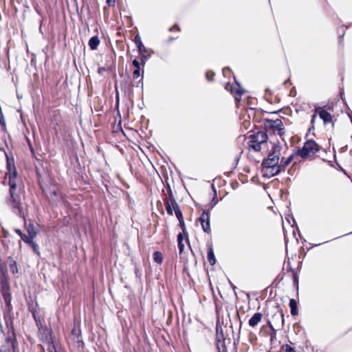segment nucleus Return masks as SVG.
<instances>
[{
  "label": "nucleus",
  "mask_w": 352,
  "mask_h": 352,
  "mask_svg": "<svg viewBox=\"0 0 352 352\" xmlns=\"http://www.w3.org/2000/svg\"><path fill=\"white\" fill-rule=\"evenodd\" d=\"M231 285H232V288H233L234 289L236 288V287H235V286H234L232 284H231Z\"/></svg>",
  "instance_id": "48"
},
{
  "label": "nucleus",
  "mask_w": 352,
  "mask_h": 352,
  "mask_svg": "<svg viewBox=\"0 0 352 352\" xmlns=\"http://www.w3.org/2000/svg\"><path fill=\"white\" fill-rule=\"evenodd\" d=\"M52 194L54 195H56V190H53L52 192Z\"/></svg>",
  "instance_id": "46"
},
{
  "label": "nucleus",
  "mask_w": 352,
  "mask_h": 352,
  "mask_svg": "<svg viewBox=\"0 0 352 352\" xmlns=\"http://www.w3.org/2000/svg\"><path fill=\"white\" fill-rule=\"evenodd\" d=\"M179 226L183 231V233L185 235H188L187 232H186V226H185V223H184V220H182V221H179Z\"/></svg>",
  "instance_id": "32"
},
{
  "label": "nucleus",
  "mask_w": 352,
  "mask_h": 352,
  "mask_svg": "<svg viewBox=\"0 0 352 352\" xmlns=\"http://www.w3.org/2000/svg\"><path fill=\"white\" fill-rule=\"evenodd\" d=\"M178 248L179 250V254H182L184 249V245L183 242H178Z\"/></svg>",
  "instance_id": "36"
},
{
  "label": "nucleus",
  "mask_w": 352,
  "mask_h": 352,
  "mask_svg": "<svg viewBox=\"0 0 352 352\" xmlns=\"http://www.w3.org/2000/svg\"><path fill=\"white\" fill-rule=\"evenodd\" d=\"M263 318L261 313H255L248 321V324L251 327H255L261 321Z\"/></svg>",
  "instance_id": "14"
},
{
  "label": "nucleus",
  "mask_w": 352,
  "mask_h": 352,
  "mask_svg": "<svg viewBox=\"0 0 352 352\" xmlns=\"http://www.w3.org/2000/svg\"><path fill=\"white\" fill-rule=\"evenodd\" d=\"M263 122L266 129H272L274 133L277 132L280 136L285 133V128L283 127V123L281 119L273 120L265 118Z\"/></svg>",
  "instance_id": "5"
},
{
  "label": "nucleus",
  "mask_w": 352,
  "mask_h": 352,
  "mask_svg": "<svg viewBox=\"0 0 352 352\" xmlns=\"http://www.w3.org/2000/svg\"><path fill=\"white\" fill-rule=\"evenodd\" d=\"M140 82H142V84L143 83V82H142V78L141 79H140V80H139L138 83H140Z\"/></svg>",
  "instance_id": "47"
},
{
  "label": "nucleus",
  "mask_w": 352,
  "mask_h": 352,
  "mask_svg": "<svg viewBox=\"0 0 352 352\" xmlns=\"http://www.w3.org/2000/svg\"><path fill=\"white\" fill-rule=\"evenodd\" d=\"M214 76V73L212 72H208L206 74V77L208 81L212 80Z\"/></svg>",
  "instance_id": "33"
},
{
  "label": "nucleus",
  "mask_w": 352,
  "mask_h": 352,
  "mask_svg": "<svg viewBox=\"0 0 352 352\" xmlns=\"http://www.w3.org/2000/svg\"><path fill=\"white\" fill-rule=\"evenodd\" d=\"M108 69L109 68H106L104 67H100L98 68V73L101 75L103 74L104 72L107 71Z\"/></svg>",
  "instance_id": "37"
},
{
  "label": "nucleus",
  "mask_w": 352,
  "mask_h": 352,
  "mask_svg": "<svg viewBox=\"0 0 352 352\" xmlns=\"http://www.w3.org/2000/svg\"><path fill=\"white\" fill-rule=\"evenodd\" d=\"M2 294H3V300H4L6 305H10V304H11L12 297H11V294L9 292L8 288L3 287Z\"/></svg>",
  "instance_id": "18"
},
{
  "label": "nucleus",
  "mask_w": 352,
  "mask_h": 352,
  "mask_svg": "<svg viewBox=\"0 0 352 352\" xmlns=\"http://www.w3.org/2000/svg\"><path fill=\"white\" fill-rule=\"evenodd\" d=\"M107 3H109V5H111V2H112V3H114V2H115V0H107Z\"/></svg>",
  "instance_id": "44"
},
{
  "label": "nucleus",
  "mask_w": 352,
  "mask_h": 352,
  "mask_svg": "<svg viewBox=\"0 0 352 352\" xmlns=\"http://www.w3.org/2000/svg\"><path fill=\"white\" fill-rule=\"evenodd\" d=\"M100 43V40L98 36H93L89 41V45L91 50H95L97 49Z\"/></svg>",
  "instance_id": "19"
},
{
  "label": "nucleus",
  "mask_w": 352,
  "mask_h": 352,
  "mask_svg": "<svg viewBox=\"0 0 352 352\" xmlns=\"http://www.w3.org/2000/svg\"><path fill=\"white\" fill-rule=\"evenodd\" d=\"M229 70H230V69H229L228 67H227V68H223V75H224V76H226V72H227V71H229Z\"/></svg>",
  "instance_id": "42"
},
{
  "label": "nucleus",
  "mask_w": 352,
  "mask_h": 352,
  "mask_svg": "<svg viewBox=\"0 0 352 352\" xmlns=\"http://www.w3.org/2000/svg\"><path fill=\"white\" fill-rule=\"evenodd\" d=\"M208 261L212 265H214L216 263L214 254L212 247H209L208 249Z\"/></svg>",
  "instance_id": "20"
},
{
  "label": "nucleus",
  "mask_w": 352,
  "mask_h": 352,
  "mask_svg": "<svg viewBox=\"0 0 352 352\" xmlns=\"http://www.w3.org/2000/svg\"><path fill=\"white\" fill-rule=\"evenodd\" d=\"M273 318L274 319H280V323H281V327H283L284 322H285V320H284V314H283L282 311H280L278 314H275L273 316Z\"/></svg>",
  "instance_id": "25"
},
{
  "label": "nucleus",
  "mask_w": 352,
  "mask_h": 352,
  "mask_svg": "<svg viewBox=\"0 0 352 352\" xmlns=\"http://www.w3.org/2000/svg\"><path fill=\"white\" fill-rule=\"evenodd\" d=\"M292 160L293 155H290L286 160H284L283 158L281 159L280 163L278 162V164L282 172L285 170V168L292 162Z\"/></svg>",
  "instance_id": "16"
},
{
  "label": "nucleus",
  "mask_w": 352,
  "mask_h": 352,
  "mask_svg": "<svg viewBox=\"0 0 352 352\" xmlns=\"http://www.w3.org/2000/svg\"><path fill=\"white\" fill-rule=\"evenodd\" d=\"M134 43H135L136 47H138L140 54H143V53H147V49L143 45L139 34H137L135 36Z\"/></svg>",
  "instance_id": "15"
},
{
  "label": "nucleus",
  "mask_w": 352,
  "mask_h": 352,
  "mask_svg": "<svg viewBox=\"0 0 352 352\" xmlns=\"http://www.w3.org/2000/svg\"><path fill=\"white\" fill-rule=\"evenodd\" d=\"M133 78H138L140 76V68H136L133 72Z\"/></svg>",
  "instance_id": "31"
},
{
  "label": "nucleus",
  "mask_w": 352,
  "mask_h": 352,
  "mask_svg": "<svg viewBox=\"0 0 352 352\" xmlns=\"http://www.w3.org/2000/svg\"><path fill=\"white\" fill-rule=\"evenodd\" d=\"M217 348L218 349V352H227L225 344V340H219V342H217Z\"/></svg>",
  "instance_id": "23"
},
{
  "label": "nucleus",
  "mask_w": 352,
  "mask_h": 352,
  "mask_svg": "<svg viewBox=\"0 0 352 352\" xmlns=\"http://www.w3.org/2000/svg\"><path fill=\"white\" fill-rule=\"evenodd\" d=\"M319 151L318 144L314 140H307L305 142L302 148L297 151V155L302 158H305L315 155Z\"/></svg>",
  "instance_id": "3"
},
{
  "label": "nucleus",
  "mask_w": 352,
  "mask_h": 352,
  "mask_svg": "<svg viewBox=\"0 0 352 352\" xmlns=\"http://www.w3.org/2000/svg\"><path fill=\"white\" fill-rule=\"evenodd\" d=\"M198 221L201 225L203 230L207 233L210 234L211 232L210 229V211L208 210H204L198 219Z\"/></svg>",
  "instance_id": "7"
},
{
  "label": "nucleus",
  "mask_w": 352,
  "mask_h": 352,
  "mask_svg": "<svg viewBox=\"0 0 352 352\" xmlns=\"http://www.w3.org/2000/svg\"><path fill=\"white\" fill-rule=\"evenodd\" d=\"M169 40H170V41H173V38L170 37V38H169Z\"/></svg>",
  "instance_id": "50"
},
{
  "label": "nucleus",
  "mask_w": 352,
  "mask_h": 352,
  "mask_svg": "<svg viewBox=\"0 0 352 352\" xmlns=\"http://www.w3.org/2000/svg\"><path fill=\"white\" fill-rule=\"evenodd\" d=\"M225 338H223V335L222 331L219 332V329L217 328V342H219V340H223Z\"/></svg>",
  "instance_id": "28"
},
{
  "label": "nucleus",
  "mask_w": 352,
  "mask_h": 352,
  "mask_svg": "<svg viewBox=\"0 0 352 352\" xmlns=\"http://www.w3.org/2000/svg\"><path fill=\"white\" fill-rule=\"evenodd\" d=\"M217 203V197L214 196L212 202L210 203V208H212Z\"/></svg>",
  "instance_id": "38"
},
{
  "label": "nucleus",
  "mask_w": 352,
  "mask_h": 352,
  "mask_svg": "<svg viewBox=\"0 0 352 352\" xmlns=\"http://www.w3.org/2000/svg\"><path fill=\"white\" fill-rule=\"evenodd\" d=\"M32 248L33 251L37 254L39 255L40 252L38 250V245L34 241V240H31L30 242L28 243Z\"/></svg>",
  "instance_id": "26"
},
{
  "label": "nucleus",
  "mask_w": 352,
  "mask_h": 352,
  "mask_svg": "<svg viewBox=\"0 0 352 352\" xmlns=\"http://www.w3.org/2000/svg\"><path fill=\"white\" fill-rule=\"evenodd\" d=\"M72 342L78 348L83 347V341L81 336V332L79 328L74 327L71 331V335L69 337V342Z\"/></svg>",
  "instance_id": "6"
},
{
  "label": "nucleus",
  "mask_w": 352,
  "mask_h": 352,
  "mask_svg": "<svg viewBox=\"0 0 352 352\" xmlns=\"http://www.w3.org/2000/svg\"><path fill=\"white\" fill-rule=\"evenodd\" d=\"M289 305L291 309V314L294 316L298 315V311L296 300L294 298L290 299Z\"/></svg>",
  "instance_id": "17"
},
{
  "label": "nucleus",
  "mask_w": 352,
  "mask_h": 352,
  "mask_svg": "<svg viewBox=\"0 0 352 352\" xmlns=\"http://www.w3.org/2000/svg\"><path fill=\"white\" fill-rule=\"evenodd\" d=\"M261 143H258L254 140L251 139L249 142V146L254 149L255 151H260L261 150Z\"/></svg>",
  "instance_id": "21"
},
{
  "label": "nucleus",
  "mask_w": 352,
  "mask_h": 352,
  "mask_svg": "<svg viewBox=\"0 0 352 352\" xmlns=\"http://www.w3.org/2000/svg\"><path fill=\"white\" fill-rule=\"evenodd\" d=\"M33 316H34V319L36 320V316L34 314H33Z\"/></svg>",
  "instance_id": "49"
},
{
  "label": "nucleus",
  "mask_w": 352,
  "mask_h": 352,
  "mask_svg": "<svg viewBox=\"0 0 352 352\" xmlns=\"http://www.w3.org/2000/svg\"><path fill=\"white\" fill-rule=\"evenodd\" d=\"M175 28H177V30H179V27H178L177 25H175V26H173V27L170 28L169 29V30H170V31H173Z\"/></svg>",
  "instance_id": "43"
},
{
  "label": "nucleus",
  "mask_w": 352,
  "mask_h": 352,
  "mask_svg": "<svg viewBox=\"0 0 352 352\" xmlns=\"http://www.w3.org/2000/svg\"><path fill=\"white\" fill-rule=\"evenodd\" d=\"M153 260L157 264H161L163 261V255L160 252L156 251L153 253Z\"/></svg>",
  "instance_id": "22"
},
{
  "label": "nucleus",
  "mask_w": 352,
  "mask_h": 352,
  "mask_svg": "<svg viewBox=\"0 0 352 352\" xmlns=\"http://www.w3.org/2000/svg\"><path fill=\"white\" fill-rule=\"evenodd\" d=\"M177 242H183V234L182 233H179L177 235Z\"/></svg>",
  "instance_id": "39"
},
{
  "label": "nucleus",
  "mask_w": 352,
  "mask_h": 352,
  "mask_svg": "<svg viewBox=\"0 0 352 352\" xmlns=\"http://www.w3.org/2000/svg\"><path fill=\"white\" fill-rule=\"evenodd\" d=\"M0 352H15V339L14 336L6 338V344L0 346Z\"/></svg>",
  "instance_id": "9"
},
{
  "label": "nucleus",
  "mask_w": 352,
  "mask_h": 352,
  "mask_svg": "<svg viewBox=\"0 0 352 352\" xmlns=\"http://www.w3.org/2000/svg\"><path fill=\"white\" fill-rule=\"evenodd\" d=\"M0 124L5 128L6 127V121L3 115V112L1 108L0 107Z\"/></svg>",
  "instance_id": "29"
},
{
  "label": "nucleus",
  "mask_w": 352,
  "mask_h": 352,
  "mask_svg": "<svg viewBox=\"0 0 352 352\" xmlns=\"http://www.w3.org/2000/svg\"><path fill=\"white\" fill-rule=\"evenodd\" d=\"M269 325H270V329H271L273 331H274L275 330H274V329L273 326L271 324V323H270V322H269Z\"/></svg>",
  "instance_id": "45"
},
{
  "label": "nucleus",
  "mask_w": 352,
  "mask_h": 352,
  "mask_svg": "<svg viewBox=\"0 0 352 352\" xmlns=\"http://www.w3.org/2000/svg\"><path fill=\"white\" fill-rule=\"evenodd\" d=\"M7 169L8 172L6 174V177H8V185L10 186L9 189V197L6 199V203L9 207L11 208L12 212L20 217L21 218L25 219V214L22 208L21 199L20 196L16 194V176L17 172L14 164H12L8 158H7ZM25 221V220H24ZM25 228L28 233V235L30 236V239H34L38 234V229L37 226H34L32 223L30 222L28 224H26L25 222Z\"/></svg>",
  "instance_id": "1"
},
{
  "label": "nucleus",
  "mask_w": 352,
  "mask_h": 352,
  "mask_svg": "<svg viewBox=\"0 0 352 352\" xmlns=\"http://www.w3.org/2000/svg\"><path fill=\"white\" fill-rule=\"evenodd\" d=\"M133 65L136 68H140V63L137 60L134 59L132 62Z\"/></svg>",
  "instance_id": "35"
},
{
  "label": "nucleus",
  "mask_w": 352,
  "mask_h": 352,
  "mask_svg": "<svg viewBox=\"0 0 352 352\" xmlns=\"http://www.w3.org/2000/svg\"><path fill=\"white\" fill-rule=\"evenodd\" d=\"M10 270L12 272V274H16L18 273V267L17 264L15 261H12V262L9 265Z\"/></svg>",
  "instance_id": "24"
},
{
  "label": "nucleus",
  "mask_w": 352,
  "mask_h": 352,
  "mask_svg": "<svg viewBox=\"0 0 352 352\" xmlns=\"http://www.w3.org/2000/svg\"><path fill=\"white\" fill-rule=\"evenodd\" d=\"M315 113H318L319 117L323 120L324 123L328 124L332 122V116L331 115L324 110L322 107H316L314 109Z\"/></svg>",
  "instance_id": "11"
},
{
  "label": "nucleus",
  "mask_w": 352,
  "mask_h": 352,
  "mask_svg": "<svg viewBox=\"0 0 352 352\" xmlns=\"http://www.w3.org/2000/svg\"><path fill=\"white\" fill-rule=\"evenodd\" d=\"M25 243H29L31 240H33L32 239H30V236L29 235H26L23 232L19 236Z\"/></svg>",
  "instance_id": "27"
},
{
  "label": "nucleus",
  "mask_w": 352,
  "mask_h": 352,
  "mask_svg": "<svg viewBox=\"0 0 352 352\" xmlns=\"http://www.w3.org/2000/svg\"><path fill=\"white\" fill-rule=\"evenodd\" d=\"M164 204L167 213L170 215L173 214V210L179 221L184 220L181 210L173 196L171 190L168 189V197L164 199Z\"/></svg>",
  "instance_id": "2"
},
{
  "label": "nucleus",
  "mask_w": 352,
  "mask_h": 352,
  "mask_svg": "<svg viewBox=\"0 0 352 352\" xmlns=\"http://www.w3.org/2000/svg\"><path fill=\"white\" fill-rule=\"evenodd\" d=\"M47 350L48 352H64L60 345L58 342H55L50 336L49 341L47 342Z\"/></svg>",
  "instance_id": "12"
},
{
  "label": "nucleus",
  "mask_w": 352,
  "mask_h": 352,
  "mask_svg": "<svg viewBox=\"0 0 352 352\" xmlns=\"http://www.w3.org/2000/svg\"><path fill=\"white\" fill-rule=\"evenodd\" d=\"M251 139L254 141L261 143L262 144H265L267 140V135L266 133L263 131H258L256 133H254L251 135Z\"/></svg>",
  "instance_id": "13"
},
{
  "label": "nucleus",
  "mask_w": 352,
  "mask_h": 352,
  "mask_svg": "<svg viewBox=\"0 0 352 352\" xmlns=\"http://www.w3.org/2000/svg\"><path fill=\"white\" fill-rule=\"evenodd\" d=\"M14 232L19 236L23 233V232L20 229H14Z\"/></svg>",
  "instance_id": "41"
},
{
  "label": "nucleus",
  "mask_w": 352,
  "mask_h": 352,
  "mask_svg": "<svg viewBox=\"0 0 352 352\" xmlns=\"http://www.w3.org/2000/svg\"><path fill=\"white\" fill-rule=\"evenodd\" d=\"M285 352H296V350L292 348L291 346H289V344H286L285 346Z\"/></svg>",
  "instance_id": "34"
},
{
  "label": "nucleus",
  "mask_w": 352,
  "mask_h": 352,
  "mask_svg": "<svg viewBox=\"0 0 352 352\" xmlns=\"http://www.w3.org/2000/svg\"><path fill=\"white\" fill-rule=\"evenodd\" d=\"M236 83L237 85L236 88L233 87V86L230 83H227L225 88L226 89L230 91L232 94L234 95L236 100L239 101L241 100V96L243 93V89L241 88L240 85L237 82H236Z\"/></svg>",
  "instance_id": "10"
},
{
  "label": "nucleus",
  "mask_w": 352,
  "mask_h": 352,
  "mask_svg": "<svg viewBox=\"0 0 352 352\" xmlns=\"http://www.w3.org/2000/svg\"><path fill=\"white\" fill-rule=\"evenodd\" d=\"M141 55V64L144 65L146 63V60L149 58V56L146 55V53H143V54Z\"/></svg>",
  "instance_id": "30"
},
{
  "label": "nucleus",
  "mask_w": 352,
  "mask_h": 352,
  "mask_svg": "<svg viewBox=\"0 0 352 352\" xmlns=\"http://www.w3.org/2000/svg\"><path fill=\"white\" fill-rule=\"evenodd\" d=\"M280 155V146L278 144H273L272 148L268 154L267 158L262 162V167L270 165H276L279 162Z\"/></svg>",
  "instance_id": "4"
},
{
  "label": "nucleus",
  "mask_w": 352,
  "mask_h": 352,
  "mask_svg": "<svg viewBox=\"0 0 352 352\" xmlns=\"http://www.w3.org/2000/svg\"><path fill=\"white\" fill-rule=\"evenodd\" d=\"M262 171L263 172V176L268 178L277 175L282 172L278 163L276 165L273 164L264 166L263 167Z\"/></svg>",
  "instance_id": "8"
},
{
  "label": "nucleus",
  "mask_w": 352,
  "mask_h": 352,
  "mask_svg": "<svg viewBox=\"0 0 352 352\" xmlns=\"http://www.w3.org/2000/svg\"><path fill=\"white\" fill-rule=\"evenodd\" d=\"M316 113H315L312 116V117H311V123L312 124V125H313V126H314V122H315V120H316V118H317Z\"/></svg>",
  "instance_id": "40"
}]
</instances>
